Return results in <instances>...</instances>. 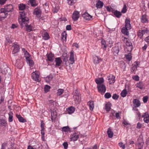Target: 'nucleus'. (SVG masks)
Returning <instances> with one entry per match:
<instances>
[{
    "label": "nucleus",
    "instance_id": "nucleus-26",
    "mask_svg": "<svg viewBox=\"0 0 149 149\" xmlns=\"http://www.w3.org/2000/svg\"><path fill=\"white\" fill-rule=\"evenodd\" d=\"M112 50L115 55H117L119 52V49L118 47H115L113 48Z\"/></svg>",
    "mask_w": 149,
    "mask_h": 149
},
{
    "label": "nucleus",
    "instance_id": "nucleus-33",
    "mask_svg": "<svg viewBox=\"0 0 149 149\" xmlns=\"http://www.w3.org/2000/svg\"><path fill=\"white\" fill-rule=\"evenodd\" d=\"M88 104L91 110L93 111L94 107V102L92 101H90L88 102Z\"/></svg>",
    "mask_w": 149,
    "mask_h": 149
},
{
    "label": "nucleus",
    "instance_id": "nucleus-29",
    "mask_svg": "<svg viewBox=\"0 0 149 149\" xmlns=\"http://www.w3.org/2000/svg\"><path fill=\"white\" fill-rule=\"evenodd\" d=\"M94 62L95 64L99 63L101 61V59L98 56H95L93 58Z\"/></svg>",
    "mask_w": 149,
    "mask_h": 149
},
{
    "label": "nucleus",
    "instance_id": "nucleus-41",
    "mask_svg": "<svg viewBox=\"0 0 149 149\" xmlns=\"http://www.w3.org/2000/svg\"><path fill=\"white\" fill-rule=\"evenodd\" d=\"M26 5L23 3H20L19 6V9L20 10H23L25 8Z\"/></svg>",
    "mask_w": 149,
    "mask_h": 149
},
{
    "label": "nucleus",
    "instance_id": "nucleus-32",
    "mask_svg": "<svg viewBox=\"0 0 149 149\" xmlns=\"http://www.w3.org/2000/svg\"><path fill=\"white\" fill-rule=\"evenodd\" d=\"M128 29H127L125 27H123L122 29V33L126 35H129V32L128 31Z\"/></svg>",
    "mask_w": 149,
    "mask_h": 149
},
{
    "label": "nucleus",
    "instance_id": "nucleus-39",
    "mask_svg": "<svg viewBox=\"0 0 149 149\" xmlns=\"http://www.w3.org/2000/svg\"><path fill=\"white\" fill-rule=\"evenodd\" d=\"M43 38V39L45 40H47L49 38V36L47 32H45L42 36Z\"/></svg>",
    "mask_w": 149,
    "mask_h": 149
},
{
    "label": "nucleus",
    "instance_id": "nucleus-60",
    "mask_svg": "<svg viewBox=\"0 0 149 149\" xmlns=\"http://www.w3.org/2000/svg\"><path fill=\"white\" fill-rule=\"evenodd\" d=\"M54 101L53 100H49L48 104H49L50 106L54 105Z\"/></svg>",
    "mask_w": 149,
    "mask_h": 149
},
{
    "label": "nucleus",
    "instance_id": "nucleus-61",
    "mask_svg": "<svg viewBox=\"0 0 149 149\" xmlns=\"http://www.w3.org/2000/svg\"><path fill=\"white\" fill-rule=\"evenodd\" d=\"M7 145V143H3L2 144L1 149H5V147Z\"/></svg>",
    "mask_w": 149,
    "mask_h": 149
},
{
    "label": "nucleus",
    "instance_id": "nucleus-53",
    "mask_svg": "<svg viewBox=\"0 0 149 149\" xmlns=\"http://www.w3.org/2000/svg\"><path fill=\"white\" fill-rule=\"evenodd\" d=\"M111 97V94L109 93H106L104 95V97L106 98H109Z\"/></svg>",
    "mask_w": 149,
    "mask_h": 149
},
{
    "label": "nucleus",
    "instance_id": "nucleus-46",
    "mask_svg": "<svg viewBox=\"0 0 149 149\" xmlns=\"http://www.w3.org/2000/svg\"><path fill=\"white\" fill-rule=\"evenodd\" d=\"M68 4L70 5H73L75 3L76 0H67Z\"/></svg>",
    "mask_w": 149,
    "mask_h": 149
},
{
    "label": "nucleus",
    "instance_id": "nucleus-6",
    "mask_svg": "<svg viewBox=\"0 0 149 149\" xmlns=\"http://www.w3.org/2000/svg\"><path fill=\"white\" fill-rule=\"evenodd\" d=\"M42 11L40 8H36L33 12V14L36 15L38 17H40L41 16Z\"/></svg>",
    "mask_w": 149,
    "mask_h": 149
},
{
    "label": "nucleus",
    "instance_id": "nucleus-55",
    "mask_svg": "<svg viewBox=\"0 0 149 149\" xmlns=\"http://www.w3.org/2000/svg\"><path fill=\"white\" fill-rule=\"evenodd\" d=\"M63 92V89H59L58 90L57 93V95H60L62 94Z\"/></svg>",
    "mask_w": 149,
    "mask_h": 149
},
{
    "label": "nucleus",
    "instance_id": "nucleus-7",
    "mask_svg": "<svg viewBox=\"0 0 149 149\" xmlns=\"http://www.w3.org/2000/svg\"><path fill=\"white\" fill-rule=\"evenodd\" d=\"M13 47H14V49L12 51L13 54H15L19 52V47L16 43H14Z\"/></svg>",
    "mask_w": 149,
    "mask_h": 149
},
{
    "label": "nucleus",
    "instance_id": "nucleus-63",
    "mask_svg": "<svg viewBox=\"0 0 149 149\" xmlns=\"http://www.w3.org/2000/svg\"><path fill=\"white\" fill-rule=\"evenodd\" d=\"M63 146H64V149H66L68 147V144L66 142H64L63 144Z\"/></svg>",
    "mask_w": 149,
    "mask_h": 149
},
{
    "label": "nucleus",
    "instance_id": "nucleus-54",
    "mask_svg": "<svg viewBox=\"0 0 149 149\" xmlns=\"http://www.w3.org/2000/svg\"><path fill=\"white\" fill-rule=\"evenodd\" d=\"M69 127L68 126L64 127L62 128V130L65 132H68L69 130Z\"/></svg>",
    "mask_w": 149,
    "mask_h": 149
},
{
    "label": "nucleus",
    "instance_id": "nucleus-59",
    "mask_svg": "<svg viewBox=\"0 0 149 149\" xmlns=\"http://www.w3.org/2000/svg\"><path fill=\"white\" fill-rule=\"evenodd\" d=\"M148 97L147 96L144 97L143 98V100L144 103H146L147 102Z\"/></svg>",
    "mask_w": 149,
    "mask_h": 149
},
{
    "label": "nucleus",
    "instance_id": "nucleus-14",
    "mask_svg": "<svg viewBox=\"0 0 149 149\" xmlns=\"http://www.w3.org/2000/svg\"><path fill=\"white\" fill-rule=\"evenodd\" d=\"M51 119L52 121L54 120H55L57 116V113L56 111V110L55 109L51 110Z\"/></svg>",
    "mask_w": 149,
    "mask_h": 149
},
{
    "label": "nucleus",
    "instance_id": "nucleus-42",
    "mask_svg": "<svg viewBox=\"0 0 149 149\" xmlns=\"http://www.w3.org/2000/svg\"><path fill=\"white\" fill-rule=\"evenodd\" d=\"M13 113L10 112L9 113H8L9 115V118H8V121L9 122H11L13 121Z\"/></svg>",
    "mask_w": 149,
    "mask_h": 149
},
{
    "label": "nucleus",
    "instance_id": "nucleus-30",
    "mask_svg": "<svg viewBox=\"0 0 149 149\" xmlns=\"http://www.w3.org/2000/svg\"><path fill=\"white\" fill-rule=\"evenodd\" d=\"M67 33L65 31H63L61 33V38L62 40L63 41H65L66 39L67 38Z\"/></svg>",
    "mask_w": 149,
    "mask_h": 149
},
{
    "label": "nucleus",
    "instance_id": "nucleus-50",
    "mask_svg": "<svg viewBox=\"0 0 149 149\" xmlns=\"http://www.w3.org/2000/svg\"><path fill=\"white\" fill-rule=\"evenodd\" d=\"M24 54L26 59H29V58H30V55L27 51Z\"/></svg>",
    "mask_w": 149,
    "mask_h": 149
},
{
    "label": "nucleus",
    "instance_id": "nucleus-25",
    "mask_svg": "<svg viewBox=\"0 0 149 149\" xmlns=\"http://www.w3.org/2000/svg\"><path fill=\"white\" fill-rule=\"evenodd\" d=\"M136 87L140 89H142L144 88V84L142 81H139L137 83Z\"/></svg>",
    "mask_w": 149,
    "mask_h": 149
},
{
    "label": "nucleus",
    "instance_id": "nucleus-31",
    "mask_svg": "<svg viewBox=\"0 0 149 149\" xmlns=\"http://www.w3.org/2000/svg\"><path fill=\"white\" fill-rule=\"evenodd\" d=\"M126 43L127 46L129 47L128 49H130V51H132V43L130 42V40H129Z\"/></svg>",
    "mask_w": 149,
    "mask_h": 149
},
{
    "label": "nucleus",
    "instance_id": "nucleus-16",
    "mask_svg": "<svg viewBox=\"0 0 149 149\" xmlns=\"http://www.w3.org/2000/svg\"><path fill=\"white\" fill-rule=\"evenodd\" d=\"M55 67L59 66L62 63V61L60 57L56 58L55 59Z\"/></svg>",
    "mask_w": 149,
    "mask_h": 149
},
{
    "label": "nucleus",
    "instance_id": "nucleus-40",
    "mask_svg": "<svg viewBox=\"0 0 149 149\" xmlns=\"http://www.w3.org/2000/svg\"><path fill=\"white\" fill-rule=\"evenodd\" d=\"M101 43L102 48H103L104 49H105L107 47V46L106 45V42L105 40L103 39L102 40Z\"/></svg>",
    "mask_w": 149,
    "mask_h": 149
},
{
    "label": "nucleus",
    "instance_id": "nucleus-9",
    "mask_svg": "<svg viewBox=\"0 0 149 149\" xmlns=\"http://www.w3.org/2000/svg\"><path fill=\"white\" fill-rule=\"evenodd\" d=\"M31 76L33 79L37 81H39V75L37 74V72L35 71L32 73Z\"/></svg>",
    "mask_w": 149,
    "mask_h": 149
},
{
    "label": "nucleus",
    "instance_id": "nucleus-35",
    "mask_svg": "<svg viewBox=\"0 0 149 149\" xmlns=\"http://www.w3.org/2000/svg\"><path fill=\"white\" fill-rule=\"evenodd\" d=\"M75 110V109L74 108L72 107H69L68 109L67 110V112L69 114H71L73 113Z\"/></svg>",
    "mask_w": 149,
    "mask_h": 149
},
{
    "label": "nucleus",
    "instance_id": "nucleus-4",
    "mask_svg": "<svg viewBox=\"0 0 149 149\" xmlns=\"http://www.w3.org/2000/svg\"><path fill=\"white\" fill-rule=\"evenodd\" d=\"M97 88L99 92L103 94L105 93L106 91V86L104 84H102V85H97Z\"/></svg>",
    "mask_w": 149,
    "mask_h": 149
},
{
    "label": "nucleus",
    "instance_id": "nucleus-49",
    "mask_svg": "<svg viewBox=\"0 0 149 149\" xmlns=\"http://www.w3.org/2000/svg\"><path fill=\"white\" fill-rule=\"evenodd\" d=\"M127 6L125 4H124L123 8L121 10V13H125L127 11Z\"/></svg>",
    "mask_w": 149,
    "mask_h": 149
},
{
    "label": "nucleus",
    "instance_id": "nucleus-13",
    "mask_svg": "<svg viewBox=\"0 0 149 149\" xmlns=\"http://www.w3.org/2000/svg\"><path fill=\"white\" fill-rule=\"evenodd\" d=\"M7 123L5 118H0V126L1 127H6Z\"/></svg>",
    "mask_w": 149,
    "mask_h": 149
},
{
    "label": "nucleus",
    "instance_id": "nucleus-20",
    "mask_svg": "<svg viewBox=\"0 0 149 149\" xmlns=\"http://www.w3.org/2000/svg\"><path fill=\"white\" fill-rule=\"evenodd\" d=\"M82 17L85 19L87 20H90L92 18V16L86 12L85 13L82 15Z\"/></svg>",
    "mask_w": 149,
    "mask_h": 149
},
{
    "label": "nucleus",
    "instance_id": "nucleus-44",
    "mask_svg": "<svg viewBox=\"0 0 149 149\" xmlns=\"http://www.w3.org/2000/svg\"><path fill=\"white\" fill-rule=\"evenodd\" d=\"M50 88V87L48 85H46L44 88V91L46 93H47L49 91Z\"/></svg>",
    "mask_w": 149,
    "mask_h": 149
},
{
    "label": "nucleus",
    "instance_id": "nucleus-18",
    "mask_svg": "<svg viewBox=\"0 0 149 149\" xmlns=\"http://www.w3.org/2000/svg\"><path fill=\"white\" fill-rule=\"evenodd\" d=\"M133 103L135 108L139 107L141 105L140 101L137 99H134L133 101Z\"/></svg>",
    "mask_w": 149,
    "mask_h": 149
},
{
    "label": "nucleus",
    "instance_id": "nucleus-10",
    "mask_svg": "<svg viewBox=\"0 0 149 149\" xmlns=\"http://www.w3.org/2000/svg\"><path fill=\"white\" fill-rule=\"evenodd\" d=\"M70 63L71 64H72L74 62V51H72L70 53V57L69 59Z\"/></svg>",
    "mask_w": 149,
    "mask_h": 149
},
{
    "label": "nucleus",
    "instance_id": "nucleus-11",
    "mask_svg": "<svg viewBox=\"0 0 149 149\" xmlns=\"http://www.w3.org/2000/svg\"><path fill=\"white\" fill-rule=\"evenodd\" d=\"M108 80L110 84L114 83L115 81V77L112 74H110L108 77Z\"/></svg>",
    "mask_w": 149,
    "mask_h": 149
},
{
    "label": "nucleus",
    "instance_id": "nucleus-24",
    "mask_svg": "<svg viewBox=\"0 0 149 149\" xmlns=\"http://www.w3.org/2000/svg\"><path fill=\"white\" fill-rule=\"evenodd\" d=\"M59 9V7L58 4H54L53 6V12L54 13H57Z\"/></svg>",
    "mask_w": 149,
    "mask_h": 149
},
{
    "label": "nucleus",
    "instance_id": "nucleus-45",
    "mask_svg": "<svg viewBox=\"0 0 149 149\" xmlns=\"http://www.w3.org/2000/svg\"><path fill=\"white\" fill-rule=\"evenodd\" d=\"M125 56L126 58L129 61H130L132 59V56L131 54L130 53L125 55Z\"/></svg>",
    "mask_w": 149,
    "mask_h": 149
},
{
    "label": "nucleus",
    "instance_id": "nucleus-34",
    "mask_svg": "<svg viewBox=\"0 0 149 149\" xmlns=\"http://www.w3.org/2000/svg\"><path fill=\"white\" fill-rule=\"evenodd\" d=\"M107 133L109 138H111L113 137V133L109 128L108 129Z\"/></svg>",
    "mask_w": 149,
    "mask_h": 149
},
{
    "label": "nucleus",
    "instance_id": "nucleus-12",
    "mask_svg": "<svg viewBox=\"0 0 149 149\" xmlns=\"http://www.w3.org/2000/svg\"><path fill=\"white\" fill-rule=\"evenodd\" d=\"M142 117L143 118L144 122L147 123H149V115L147 113H145L142 115Z\"/></svg>",
    "mask_w": 149,
    "mask_h": 149
},
{
    "label": "nucleus",
    "instance_id": "nucleus-23",
    "mask_svg": "<svg viewBox=\"0 0 149 149\" xmlns=\"http://www.w3.org/2000/svg\"><path fill=\"white\" fill-rule=\"evenodd\" d=\"M139 65L138 62H135L134 64L132 65L133 66L131 68V71L133 72L134 71L136 70L137 66Z\"/></svg>",
    "mask_w": 149,
    "mask_h": 149
},
{
    "label": "nucleus",
    "instance_id": "nucleus-56",
    "mask_svg": "<svg viewBox=\"0 0 149 149\" xmlns=\"http://www.w3.org/2000/svg\"><path fill=\"white\" fill-rule=\"evenodd\" d=\"M52 76H47L45 79L46 81L47 82H49V81H51L52 79Z\"/></svg>",
    "mask_w": 149,
    "mask_h": 149
},
{
    "label": "nucleus",
    "instance_id": "nucleus-19",
    "mask_svg": "<svg viewBox=\"0 0 149 149\" xmlns=\"http://www.w3.org/2000/svg\"><path fill=\"white\" fill-rule=\"evenodd\" d=\"M148 31L146 30H140L138 32V36L140 38H141L144 34L147 33Z\"/></svg>",
    "mask_w": 149,
    "mask_h": 149
},
{
    "label": "nucleus",
    "instance_id": "nucleus-37",
    "mask_svg": "<svg viewBox=\"0 0 149 149\" xmlns=\"http://www.w3.org/2000/svg\"><path fill=\"white\" fill-rule=\"evenodd\" d=\"M26 62L29 65L31 66H32L33 65V62L32 60L31 59V58H29V59H26Z\"/></svg>",
    "mask_w": 149,
    "mask_h": 149
},
{
    "label": "nucleus",
    "instance_id": "nucleus-52",
    "mask_svg": "<svg viewBox=\"0 0 149 149\" xmlns=\"http://www.w3.org/2000/svg\"><path fill=\"white\" fill-rule=\"evenodd\" d=\"M45 130H41V133L42 134V141H44L45 140Z\"/></svg>",
    "mask_w": 149,
    "mask_h": 149
},
{
    "label": "nucleus",
    "instance_id": "nucleus-58",
    "mask_svg": "<svg viewBox=\"0 0 149 149\" xmlns=\"http://www.w3.org/2000/svg\"><path fill=\"white\" fill-rule=\"evenodd\" d=\"M132 78L135 80L138 81L139 80V77L137 75H135L133 76Z\"/></svg>",
    "mask_w": 149,
    "mask_h": 149
},
{
    "label": "nucleus",
    "instance_id": "nucleus-36",
    "mask_svg": "<svg viewBox=\"0 0 149 149\" xmlns=\"http://www.w3.org/2000/svg\"><path fill=\"white\" fill-rule=\"evenodd\" d=\"M111 104L110 103H108L106 104L105 105V109L107 111L110 110Z\"/></svg>",
    "mask_w": 149,
    "mask_h": 149
},
{
    "label": "nucleus",
    "instance_id": "nucleus-22",
    "mask_svg": "<svg viewBox=\"0 0 149 149\" xmlns=\"http://www.w3.org/2000/svg\"><path fill=\"white\" fill-rule=\"evenodd\" d=\"M112 13H113L114 15L117 18L120 17L122 15L121 12L117 10H113Z\"/></svg>",
    "mask_w": 149,
    "mask_h": 149
},
{
    "label": "nucleus",
    "instance_id": "nucleus-27",
    "mask_svg": "<svg viewBox=\"0 0 149 149\" xmlns=\"http://www.w3.org/2000/svg\"><path fill=\"white\" fill-rule=\"evenodd\" d=\"M16 116L19 122L22 123H24L26 122V120L24 119L20 115L17 114Z\"/></svg>",
    "mask_w": 149,
    "mask_h": 149
},
{
    "label": "nucleus",
    "instance_id": "nucleus-64",
    "mask_svg": "<svg viewBox=\"0 0 149 149\" xmlns=\"http://www.w3.org/2000/svg\"><path fill=\"white\" fill-rule=\"evenodd\" d=\"M72 27L70 25H68L66 26V29L67 30H70L71 29Z\"/></svg>",
    "mask_w": 149,
    "mask_h": 149
},
{
    "label": "nucleus",
    "instance_id": "nucleus-43",
    "mask_svg": "<svg viewBox=\"0 0 149 149\" xmlns=\"http://www.w3.org/2000/svg\"><path fill=\"white\" fill-rule=\"evenodd\" d=\"M127 92L126 90H123L121 93V95L123 97H125L127 94Z\"/></svg>",
    "mask_w": 149,
    "mask_h": 149
},
{
    "label": "nucleus",
    "instance_id": "nucleus-21",
    "mask_svg": "<svg viewBox=\"0 0 149 149\" xmlns=\"http://www.w3.org/2000/svg\"><path fill=\"white\" fill-rule=\"evenodd\" d=\"M104 3L100 0H98L96 3V7L97 8H101L103 6Z\"/></svg>",
    "mask_w": 149,
    "mask_h": 149
},
{
    "label": "nucleus",
    "instance_id": "nucleus-17",
    "mask_svg": "<svg viewBox=\"0 0 149 149\" xmlns=\"http://www.w3.org/2000/svg\"><path fill=\"white\" fill-rule=\"evenodd\" d=\"M95 81L97 85H99L103 84L104 81L103 78H98L95 79Z\"/></svg>",
    "mask_w": 149,
    "mask_h": 149
},
{
    "label": "nucleus",
    "instance_id": "nucleus-51",
    "mask_svg": "<svg viewBox=\"0 0 149 149\" xmlns=\"http://www.w3.org/2000/svg\"><path fill=\"white\" fill-rule=\"evenodd\" d=\"M40 127L41 128V130H45V124L43 123V120L41 121Z\"/></svg>",
    "mask_w": 149,
    "mask_h": 149
},
{
    "label": "nucleus",
    "instance_id": "nucleus-57",
    "mask_svg": "<svg viewBox=\"0 0 149 149\" xmlns=\"http://www.w3.org/2000/svg\"><path fill=\"white\" fill-rule=\"evenodd\" d=\"M119 146L120 147L122 148L123 149H124L125 148V146L124 144H123L122 142H120L119 143H118Z\"/></svg>",
    "mask_w": 149,
    "mask_h": 149
},
{
    "label": "nucleus",
    "instance_id": "nucleus-15",
    "mask_svg": "<svg viewBox=\"0 0 149 149\" xmlns=\"http://www.w3.org/2000/svg\"><path fill=\"white\" fill-rule=\"evenodd\" d=\"M130 22V20L129 19H126L125 20V25L124 27L128 29H130L131 28V26Z\"/></svg>",
    "mask_w": 149,
    "mask_h": 149
},
{
    "label": "nucleus",
    "instance_id": "nucleus-47",
    "mask_svg": "<svg viewBox=\"0 0 149 149\" xmlns=\"http://www.w3.org/2000/svg\"><path fill=\"white\" fill-rule=\"evenodd\" d=\"M144 143L143 142L141 141L139 142L138 143V146L139 149H141L143 148V145Z\"/></svg>",
    "mask_w": 149,
    "mask_h": 149
},
{
    "label": "nucleus",
    "instance_id": "nucleus-5",
    "mask_svg": "<svg viewBox=\"0 0 149 149\" xmlns=\"http://www.w3.org/2000/svg\"><path fill=\"white\" fill-rule=\"evenodd\" d=\"M73 97L74 100H77L78 102L80 101L81 100L80 95L77 90H76L75 91L74 93Z\"/></svg>",
    "mask_w": 149,
    "mask_h": 149
},
{
    "label": "nucleus",
    "instance_id": "nucleus-38",
    "mask_svg": "<svg viewBox=\"0 0 149 149\" xmlns=\"http://www.w3.org/2000/svg\"><path fill=\"white\" fill-rule=\"evenodd\" d=\"M141 22L143 23H145L147 22L146 15H143L141 18Z\"/></svg>",
    "mask_w": 149,
    "mask_h": 149
},
{
    "label": "nucleus",
    "instance_id": "nucleus-1",
    "mask_svg": "<svg viewBox=\"0 0 149 149\" xmlns=\"http://www.w3.org/2000/svg\"><path fill=\"white\" fill-rule=\"evenodd\" d=\"M20 18L19 19V22L22 28L25 26L26 31L30 32L32 30V27L30 25H28L29 19L26 16V14L24 12H19Z\"/></svg>",
    "mask_w": 149,
    "mask_h": 149
},
{
    "label": "nucleus",
    "instance_id": "nucleus-28",
    "mask_svg": "<svg viewBox=\"0 0 149 149\" xmlns=\"http://www.w3.org/2000/svg\"><path fill=\"white\" fill-rule=\"evenodd\" d=\"M47 57L49 61L52 62L54 58V55L52 53H49L47 55Z\"/></svg>",
    "mask_w": 149,
    "mask_h": 149
},
{
    "label": "nucleus",
    "instance_id": "nucleus-3",
    "mask_svg": "<svg viewBox=\"0 0 149 149\" xmlns=\"http://www.w3.org/2000/svg\"><path fill=\"white\" fill-rule=\"evenodd\" d=\"M0 11L1 13L0 16L1 18H5L8 15L7 12L11 11L12 10H10L6 9L5 8H2L1 9Z\"/></svg>",
    "mask_w": 149,
    "mask_h": 149
},
{
    "label": "nucleus",
    "instance_id": "nucleus-48",
    "mask_svg": "<svg viewBox=\"0 0 149 149\" xmlns=\"http://www.w3.org/2000/svg\"><path fill=\"white\" fill-rule=\"evenodd\" d=\"M30 3L33 6H35L36 5L35 0H29Z\"/></svg>",
    "mask_w": 149,
    "mask_h": 149
},
{
    "label": "nucleus",
    "instance_id": "nucleus-8",
    "mask_svg": "<svg viewBox=\"0 0 149 149\" xmlns=\"http://www.w3.org/2000/svg\"><path fill=\"white\" fill-rule=\"evenodd\" d=\"M79 13L77 11H75L72 15V18L74 21H77L79 17Z\"/></svg>",
    "mask_w": 149,
    "mask_h": 149
},
{
    "label": "nucleus",
    "instance_id": "nucleus-62",
    "mask_svg": "<svg viewBox=\"0 0 149 149\" xmlns=\"http://www.w3.org/2000/svg\"><path fill=\"white\" fill-rule=\"evenodd\" d=\"M118 98V96L116 94L113 95L112 96V98L114 100H117Z\"/></svg>",
    "mask_w": 149,
    "mask_h": 149
},
{
    "label": "nucleus",
    "instance_id": "nucleus-2",
    "mask_svg": "<svg viewBox=\"0 0 149 149\" xmlns=\"http://www.w3.org/2000/svg\"><path fill=\"white\" fill-rule=\"evenodd\" d=\"M84 137V135L80 134V132H75L70 135V139L71 141H75L80 137V138H83Z\"/></svg>",
    "mask_w": 149,
    "mask_h": 149
}]
</instances>
